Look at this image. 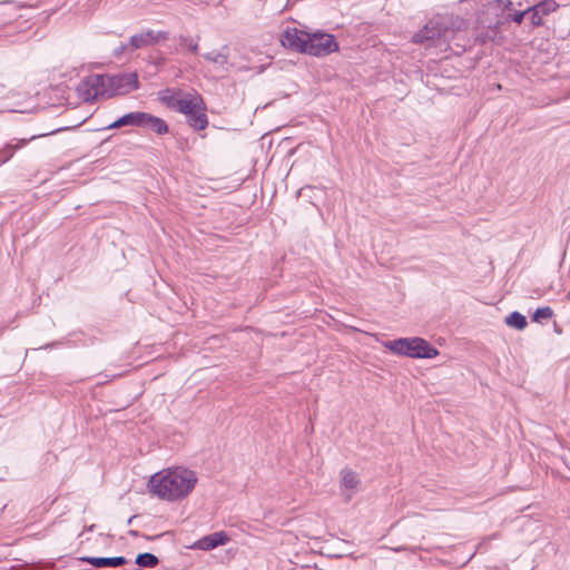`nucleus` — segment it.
Returning a JSON list of instances; mask_svg holds the SVG:
<instances>
[{
  "label": "nucleus",
  "mask_w": 570,
  "mask_h": 570,
  "mask_svg": "<svg viewBox=\"0 0 570 570\" xmlns=\"http://www.w3.org/2000/svg\"><path fill=\"white\" fill-rule=\"evenodd\" d=\"M469 28V21L460 16L445 13L432 17L412 36V42L425 48L450 45L459 32Z\"/></svg>",
  "instance_id": "obj_1"
},
{
  "label": "nucleus",
  "mask_w": 570,
  "mask_h": 570,
  "mask_svg": "<svg viewBox=\"0 0 570 570\" xmlns=\"http://www.w3.org/2000/svg\"><path fill=\"white\" fill-rule=\"evenodd\" d=\"M197 483L196 473L186 468L166 469L155 473L148 483L151 493L176 501L186 498Z\"/></svg>",
  "instance_id": "obj_2"
},
{
  "label": "nucleus",
  "mask_w": 570,
  "mask_h": 570,
  "mask_svg": "<svg viewBox=\"0 0 570 570\" xmlns=\"http://www.w3.org/2000/svg\"><path fill=\"white\" fill-rule=\"evenodd\" d=\"M91 88L96 95L112 97L125 95L139 88L138 75L136 72H125L114 76L97 75L92 81Z\"/></svg>",
  "instance_id": "obj_3"
},
{
  "label": "nucleus",
  "mask_w": 570,
  "mask_h": 570,
  "mask_svg": "<svg viewBox=\"0 0 570 570\" xmlns=\"http://www.w3.org/2000/svg\"><path fill=\"white\" fill-rule=\"evenodd\" d=\"M383 346L395 355L411 358H433L439 355L434 346L417 336L386 341Z\"/></svg>",
  "instance_id": "obj_4"
},
{
  "label": "nucleus",
  "mask_w": 570,
  "mask_h": 570,
  "mask_svg": "<svg viewBox=\"0 0 570 570\" xmlns=\"http://www.w3.org/2000/svg\"><path fill=\"white\" fill-rule=\"evenodd\" d=\"M306 55L316 58L326 57L340 50V45L334 35L322 30L308 33Z\"/></svg>",
  "instance_id": "obj_5"
},
{
  "label": "nucleus",
  "mask_w": 570,
  "mask_h": 570,
  "mask_svg": "<svg viewBox=\"0 0 570 570\" xmlns=\"http://www.w3.org/2000/svg\"><path fill=\"white\" fill-rule=\"evenodd\" d=\"M308 31L293 28H286L282 35L281 42L286 49L306 55Z\"/></svg>",
  "instance_id": "obj_6"
},
{
  "label": "nucleus",
  "mask_w": 570,
  "mask_h": 570,
  "mask_svg": "<svg viewBox=\"0 0 570 570\" xmlns=\"http://www.w3.org/2000/svg\"><path fill=\"white\" fill-rule=\"evenodd\" d=\"M362 481L357 472L351 468H343L340 471V493L345 502L352 500V498L358 492Z\"/></svg>",
  "instance_id": "obj_7"
},
{
  "label": "nucleus",
  "mask_w": 570,
  "mask_h": 570,
  "mask_svg": "<svg viewBox=\"0 0 570 570\" xmlns=\"http://www.w3.org/2000/svg\"><path fill=\"white\" fill-rule=\"evenodd\" d=\"M169 33L163 30L147 29L142 32L135 33L129 38V46L136 50L148 48L167 40Z\"/></svg>",
  "instance_id": "obj_8"
},
{
  "label": "nucleus",
  "mask_w": 570,
  "mask_h": 570,
  "mask_svg": "<svg viewBox=\"0 0 570 570\" xmlns=\"http://www.w3.org/2000/svg\"><path fill=\"white\" fill-rule=\"evenodd\" d=\"M501 24L502 22L500 20L485 23L484 20L478 17L474 26V41L479 45L494 41L500 35Z\"/></svg>",
  "instance_id": "obj_9"
},
{
  "label": "nucleus",
  "mask_w": 570,
  "mask_h": 570,
  "mask_svg": "<svg viewBox=\"0 0 570 570\" xmlns=\"http://www.w3.org/2000/svg\"><path fill=\"white\" fill-rule=\"evenodd\" d=\"M558 8L559 3L556 0H542L528 7L530 28L535 29L541 27L543 24V18L554 12Z\"/></svg>",
  "instance_id": "obj_10"
},
{
  "label": "nucleus",
  "mask_w": 570,
  "mask_h": 570,
  "mask_svg": "<svg viewBox=\"0 0 570 570\" xmlns=\"http://www.w3.org/2000/svg\"><path fill=\"white\" fill-rule=\"evenodd\" d=\"M144 115H145L144 111L128 112V114L119 117L118 119H116L115 121H112L111 124H109L108 126H106L102 129L110 130V129H118V128L126 127V126L142 128L144 127Z\"/></svg>",
  "instance_id": "obj_11"
},
{
  "label": "nucleus",
  "mask_w": 570,
  "mask_h": 570,
  "mask_svg": "<svg viewBox=\"0 0 570 570\" xmlns=\"http://www.w3.org/2000/svg\"><path fill=\"white\" fill-rule=\"evenodd\" d=\"M228 541L229 537L227 533L224 531H218L197 540L194 547L199 550L209 551L219 546L226 544Z\"/></svg>",
  "instance_id": "obj_12"
},
{
  "label": "nucleus",
  "mask_w": 570,
  "mask_h": 570,
  "mask_svg": "<svg viewBox=\"0 0 570 570\" xmlns=\"http://www.w3.org/2000/svg\"><path fill=\"white\" fill-rule=\"evenodd\" d=\"M42 136H46V134L33 135L29 138L13 139L12 141L8 142L2 149H0V166L10 160L14 153L23 148L29 141Z\"/></svg>",
  "instance_id": "obj_13"
},
{
  "label": "nucleus",
  "mask_w": 570,
  "mask_h": 570,
  "mask_svg": "<svg viewBox=\"0 0 570 570\" xmlns=\"http://www.w3.org/2000/svg\"><path fill=\"white\" fill-rule=\"evenodd\" d=\"M500 2L502 3V9L504 12L503 21H501L502 23L513 22L521 24L525 16H529L528 8L523 10H515L514 3L511 0H501Z\"/></svg>",
  "instance_id": "obj_14"
},
{
  "label": "nucleus",
  "mask_w": 570,
  "mask_h": 570,
  "mask_svg": "<svg viewBox=\"0 0 570 570\" xmlns=\"http://www.w3.org/2000/svg\"><path fill=\"white\" fill-rule=\"evenodd\" d=\"M80 560L88 562L96 568L120 567L127 563V559L125 557H83Z\"/></svg>",
  "instance_id": "obj_15"
},
{
  "label": "nucleus",
  "mask_w": 570,
  "mask_h": 570,
  "mask_svg": "<svg viewBox=\"0 0 570 570\" xmlns=\"http://www.w3.org/2000/svg\"><path fill=\"white\" fill-rule=\"evenodd\" d=\"M205 111L206 108L204 104L199 105L197 108H195V110L186 116L187 124L195 130L205 129L208 125V118Z\"/></svg>",
  "instance_id": "obj_16"
},
{
  "label": "nucleus",
  "mask_w": 570,
  "mask_h": 570,
  "mask_svg": "<svg viewBox=\"0 0 570 570\" xmlns=\"http://www.w3.org/2000/svg\"><path fill=\"white\" fill-rule=\"evenodd\" d=\"M145 127L150 128L153 131H155L158 135H165L169 130V127L164 119L153 116L148 112H145V115H144V127L142 128H145Z\"/></svg>",
  "instance_id": "obj_17"
},
{
  "label": "nucleus",
  "mask_w": 570,
  "mask_h": 570,
  "mask_svg": "<svg viewBox=\"0 0 570 570\" xmlns=\"http://www.w3.org/2000/svg\"><path fill=\"white\" fill-rule=\"evenodd\" d=\"M228 48L224 46L220 51H210L203 55L204 59L218 65L223 70L228 71Z\"/></svg>",
  "instance_id": "obj_18"
},
{
  "label": "nucleus",
  "mask_w": 570,
  "mask_h": 570,
  "mask_svg": "<svg viewBox=\"0 0 570 570\" xmlns=\"http://www.w3.org/2000/svg\"><path fill=\"white\" fill-rule=\"evenodd\" d=\"M199 105H203V98L198 95L189 99L179 98V100L176 101V108L174 110L187 116Z\"/></svg>",
  "instance_id": "obj_19"
},
{
  "label": "nucleus",
  "mask_w": 570,
  "mask_h": 570,
  "mask_svg": "<svg viewBox=\"0 0 570 570\" xmlns=\"http://www.w3.org/2000/svg\"><path fill=\"white\" fill-rule=\"evenodd\" d=\"M178 47H176V52H183L188 50L190 52H197L199 48V37L196 38L180 35L178 36Z\"/></svg>",
  "instance_id": "obj_20"
},
{
  "label": "nucleus",
  "mask_w": 570,
  "mask_h": 570,
  "mask_svg": "<svg viewBox=\"0 0 570 570\" xmlns=\"http://www.w3.org/2000/svg\"><path fill=\"white\" fill-rule=\"evenodd\" d=\"M158 562V558L149 552L139 553L136 558V563L142 568H155Z\"/></svg>",
  "instance_id": "obj_21"
},
{
  "label": "nucleus",
  "mask_w": 570,
  "mask_h": 570,
  "mask_svg": "<svg viewBox=\"0 0 570 570\" xmlns=\"http://www.w3.org/2000/svg\"><path fill=\"white\" fill-rule=\"evenodd\" d=\"M158 99L160 102L166 105L169 109L176 108V101L179 100L178 97H176L170 89H164L158 92Z\"/></svg>",
  "instance_id": "obj_22"
},
{
  "label": "nucleus",
  "mask_w": 570,
  "mask_h": 570,
  "mask_svg": "<svg viewBox=\"0 0 570 570\" xmlns=\"http://www.w3.org/2000/svg\"><path fill=\"white\" fill-rule=\"evenodd\" d=\"M553 316V311L550 306L538 307L531 315L530 321H540L551 318Z\"/></svg>",
  "instance_id": "obj_23"
},
{
  "label": "nucleus",
  "mask_w": 570,
  "mask_h": 570,
  "mask_svg": "<svg viewBox=\"0 0 570 570\" xmlns=\"http://www.w3.org/2000/svg\"><path fill=\"white\" fill-rule=\"evenodd\" d=\"M135 52V49L129 46V41L126 43H121L120 46L116 47L112 51V56L117 59H119L122 55L129 53L131 55Z\"/></svg>",
  "instance_id": "obj_24"
},
{
  "label": "nucleus",
  "mask_w": 570,
  "mask_h": 570,
  "mask_svg": "<svg viewBox=\"0 0 570 570\" xmlns=\"http://www.w3.org/2000/svg\"><path fill=\"white\" fill-rule=\"evenodd\" d=\"M503 321H527V316L519 311H513L505 315Z\"/></svg>",
  "instance_id": "obj_25"
},
{
  "label": "nucleus",
  "mask_w": 570,
  "mask_h": 570,
  "mask_svg": "<svg viewBox=\"0 0 570 570\" xmlns=\"http://www.w3.org/2000/svg\"><path fill=\"white\" fill-rule=\"evenodd\" d=\"M508 324L519 331H523L525 328V326L528 325V323H508Z\"/></svg>",
  "instance_id": "obj_26"
},
{
  "label": "nucleus",
  "mask_w": 570,
  "mask_h": 570,
  "mask_svg": "<svg viewBox=\"0 0 570 570\" xmlns=\"http://www.w3.org/2000/svg\"><path fill=\"white\" fill-rule=\"evenodd\" d=\"M553 326H554V331H556L557 333H560V332H561V331L559 330V327H558L557 323H553Z\"/></svg>",
  "instance_id": "obj_27"
},
{
  "label": "nucleus",
  "mask_w": 570,
  "mask_h": 570,
  "mask_svg": "<svg viewBox=\"0 0 570 570\" xmlns=\"http://www.w3.org/2000/svg\"><path fill=\"white\" fill-rule=\"evenodd\" d=\"M291 0L287 1V4L289 3Z\"/></svg>",
  "instance_id": "obj_28"
}]
</instances>
